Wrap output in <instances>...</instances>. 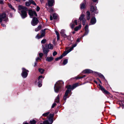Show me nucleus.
I'll return each mask as SVG.
<instances>
[{"mask_svg":"<svg viewBox=\"0 0 124 124\" xmlns=\"http://www.w3.org/2000/svg\"><path fill=\"white\" fill-rule=\"evenodd\" d=\"M18 12L20 14L22 17L24 18L27 16V13L26 11L28 10V9L24 6L19 5L18 6Z\"/></svg>","mask_w":124,"mask_h":124,"instance_id":"obj_1","label":"nucleus"},{"mask_svg":"<svg viewBox=\"0 0 124 124\" xmlns=\"http://www.w3.org/2000/svg\"><path fill=\"white\" fill-rule=\"evenodd\" d=\"M63 83V82L61 81H58L55 85L54 89L56 92H58L60 89L59 85Z\"/></svg>","mask_w":124,"mask_h":124,"instance_id":"obj_2","label":"nucleus"},{"mask_svg":"<svg viewBox=\"0 0 124 124\" xmlns=\"http://www.w3.org/2000/svg\"><path fill=\"white\" fill-rule=\"evenodd\" d=\"M8 19L6 16L5 14H0V22H1L2 21L7 22L8 21Z\"/></svg>","mask_w":124,"mask_h":124,"instance_id":"obj_3","label":"nucleus"},{"mask_svg":"<svg viewBox=\"0 0 124 124\" xmlns=\"http://www.w3.org/2000/svg\"><path fill=\"white\" fill-rule=\"evenodd\" d=\"M22 77L23 78L26 77L28 75V71L24 68H22Z\"/></svg>","mask_w":124,"mask_h":124,"instance_id":"obj_4","label":"nucleus"},{"mask_svg":"<svg viewBox=\"0 0 124 124\" xmlns=\"http://www.w3.org/2000/svg\"><path fill=\"white\" fill-rule=\"evenodd\" d=\"M29 14L31 18H32L33 16H37V14L35 11L31 10L29 11Z\"/></svg>","mask_w":124,"mask_h":124,"instance_id":"obj_5","label":"nucleus"},{"mask_svg":"<svg viewBox=\"0 0 124 124\" xmlns=\"http://www.w3.org/2000/svg\"><path fill=\"white\" fill-rule=\"evenodd\" d=\"M39 22V21L37 18L34 17L33 18L31 22V24L33 26H35Z\"/></svg>","mask_w":124,"mask_h":124,"instance_id":"obj_6","label":"nucleus"},{"mask_svg":"<svg viewBox=\"0 0 124 124\" xmlns=\"http://www.w3.org/2000/svg\"><path fill=\"white\" fill-rule=\"evenodd\" d=\"M46 29H45L43 30H42V32L41 33V35L39 36H38V34L36 36V38H37L38 39H39L41 38L44 37L45 34V30Z\"/></svg>","mask_w":124,"mask_h":124,"instance_id":"obj_7","label":"nucleus"},{"mask_svg":"<svg viewBox=\"0 0 124 124\" xmlns=\"http://www.w3.org/2000/svg\"><path fill=\"white\" fill-rule=\"evenodd\" d=\"M99 86L100 89L103 92L106 94H108L109 93L105 89L100 85H99Z\"/></svg>","mask_w":124,"mask_h":124,"instance_id":"obj_8","label":"nucleus"},{"mask_svg":"<svg viewBox=\"0 0 124 124\" xmlns=\"http://www.w3.org/2000/svg\"><path fill=\"white\" fill-rule=\"evenodd\" d=\"M54 3V0H48V5L50 7H52Z\"/></svg>","mask_w":124,"mask_h":124,"instance_id":"obj_9","label":"nucleus"},{"mask_svg":"<svg viewBox=\"0 0 124 124\" xmlns=\"http://www.w3.org/2000/svg\"><path fill=\"white\" fill-rule=\"evenodd\" d=\"M96 8L95 7L93 6L91 7L90 11L92 12H94L96 13H97V12H96Z\"/></svg>","mask_w":124,"mask_h":124,"instance_id":"obj_10","label":"nucleus"},{"mask_svg":"<svg viewBox=\"0 0 124 124\" xmlns=\"http://www.w3.org/2000/svg\"><path fill=\"white\" fill-rule=\"evenodd\" d=\"M71 51V50L70 49L68 50L67 51L64 52L62 55L59 58L60 59H62L63 56H65L67 54L70 52Z\"/></svg>","mask_w":124,"mask_h":124,"instance_id":"obj_11","label":"nucleus"},{"mask_svg":"<svg viewBox=\"0 0 124 124\" xmlns=\"http://www.w3.org/2000/svg\"><path fill=\"white\" fill-rule=\"evenodd\" d=\"M70 92V91L69 90H67L65 93V95L63 97L65 101L66 100L67 98V96L68 94Z\"/></svg>","mask_w":124,"mask_h":124,"instance_id":"obj_12","label":"nucleus"},{"mask_svg":"<svg viewBox=\"0 0 124 124\" xmlns=\"http://www.w3.org/2000/svg\"><path fill=\"white\" fill-rule=\"evenodd\" d=\"M43 50L44 54H46L49 51L48 49L45 48L44 47H43Z\"/></svg>","mask_w":124,"mask_h":124,"instance_id":"obj_13","label":"nucleus"},{"mask_svg":"<svg viewBox=\"0 0 124 124\" xmlns=\"http://www.w3.org/2000/svg\"><path fill=\"white\" fill-rule=\"evenodd\" d=\"M61 33L62 36L65 38H66L67 37V35L64 33V30H62L61 31Z\"/></svg>","mask_w":124,"mask_h":124,"instance_id":"obj_14","label":"nucleus"},{"mask_svg":"<svg viewBox=\"0 0 124 124\" xmlns=\"http://www.w3.org/2000/svg\"><path fill=\"white\" fill-rule=\"evenodd\" d=\"M47 46H48V48L51 49H53V45L51 44H49L48 45L46 44L45 45L46 47Z\"/></svg>","mask_w":124,"mask_h":124,"instance_id":"obj_15","label":"nucleus"},{"mask_svg":"<svg viewBox=\"0 0 124 124\" xmlns=\"http://www.w3.org/2000/svg\"><path fill=\"white\" fill-rule=\"evenodd\" d=\"M96 20L95 18H93L91 20V22L92 24H94L96 22Z\"/></svg>","mask_w":124,"mask_h":124,"instance_id":"obj_16","label":"nucleus"},{"mask_svg":"<svg viewBox=\"0 0 124 124\" xmlns=\"http://www.w3.org/2000/svg\"><path fill=\"white\" fill-rule=\"evenodd\" d=\"M85 3H82L80 5V8L81 9H83L85 7Z\"/></svg>","mask_w":124,"mask_h":124,"instance_id":"obj_17","label":"nucleus"},{"mask_svg":"<svg viewBox=\"0 0 124 124\" xmlns=\"http://www.w3.org/2000/svg\"><path fill=\"white\" fill-rule=\"evenodd\" d=\"M84 72L86 73H90L92 72V71L89 69H86L84 70Z\"/></svg>","mask_w":124,"mask_h":124,"instance_id":"obj_18","label":"nucleus"},{"mask_svg":"<svg viewBox=\"0 0 124 124\" xmlns=\"http://www.w3.org/2000/svg\"><path fill=\"white\" fill-rule=\"evenodd\" d=\"M81 27V25H79L78 26L76 27L74 29V30L75 31H77L78 30L80 29Z\"/></svg>","mask_w":124,"mask_h":124,"instance_id":"obj_19","label":"nucleus"},{"mask_svg":"<svg viewBox=\"0 0 124 124\" xmlns=\"http://www.w3.org/2000/svg\"><path fill=\"white\" fill-rule=\"evenodd\" d=\"M47 10L50 13H52L54 12V10L53 8H50V9H48L47 7H46Z\"/></svg>","mask_w":124,"mask_h":124,"instance_id":"obj_20","label":"nucleus"},{"mask_svg":"<svg viewBox=\"0 0 124 124\" xmlns=\"http://www.w3.org/2000/svg\"><path fill=\"white\" fill-rule=\"evenodd\" d=\"M8 5L9 7L10 8H11L12 10H14V11H16V9L13 7L12 6V5H11V4H10L9 3H8Z\"/></svg>","mask_w":124,"mask_h":124,"instance_id":"obj_21","label":"nucleus"},{"mask_svg":"<svg viewBox=\"0 0 124 124\" xmlns=\"http://www.w3.org/2000/svg\"><path fill=\"white\" fill-rule=\"evenodd\" d=\"M85 15L84 14H82L80 17L79 18V20L80 21L83 20V19H85L84 17Z\"/></svg>","mask_w":124,"mask_h":124,"instance_id":"obj_22","label":"nucleus"},{"mask_svg":"<svg viewBox=\"0 0 124 124\" xmlns=\"http://www.w3.org/2000/svg\"><path fill=\"white\" fill-rule=\"evenodd\" d=\"M78 83H76L75 84H74L72 86V89H73L76 87L77 86H78Z\"/></svg>","mask_w":124,"mask_h":124,"instance_id":"obj_23","label":"nucleus"},{"mask_svg":"<svg viewBox=\"0 0 124 124\" xmlns=\"http://www.w3.org/2000/svg\"><path fill=\"white\" fill-rule=\"evenodd\" d=\"M39 71L41 74H42L43 73L44 70L43 69L40 68L39 69Z\"/></svg>","mask_w":124,"mask_h":124,"instance_id":"obj_24","label":"nucleus"},{"mask_svg":"<svg viewBox=\"0 0 124 124\" xmlns=\"http://www.w3.org/2000/svg\"><path fill=\"white\" fill-rule=\"evenodd\" d=\"M86 13L87 14V19L89 20L90 19V12L88 11H87L86 12Z\"/></svg>","mask_w":124,"mask_h":124,"instance_id":"obj_25","label":"nucleus"},{"mask_svg":"<svg viewBox=\"0 0 124 124\" xmlns=\"http://www.w3.org/2000/svg\"><path fill=\"white\" fill-rule=\"evenodd\" d=\"M53 59V58L52 57H47L46 59V60L48 61H51Z\"/></svg>","mask_w":124,"mask_h":124,"instance_id":"obj_26","label":"nucleus"},{"mask_svg":"<svg viewBox=\"0 0 124 124\" xmlns=\"http://www.w3.org/2000/svg\"><path fill=\"white\" fill-rule=\"evenodd\" d=\"M88 25H86V26H85V30L86 31L85 33V34H87L88 33Z\"/></svg>","mask_w":124,"mask_h":124,"instance_id":"obj_27","label":"nucleus"},{"mask_svg":"<svg viewBox=\"0 0 124 124\" xmlns=\"http://www.w3.org/2000/svg\"><path fill=\"white\" fill-rule=\"evenodd\" d=\"M31 4V2L30 1H26L25 3V5L26 6H29Z\"/></svg>","mask_w":124,"mask_h":124,"instance_id":"obj_28","label":"nucleus"},{"mask_svg":"<svg viewBox=\"0 0 124 124\" xmlns=\"http://www.w3.org/2000/svg\"><path fill=\"white\" fill-rule=\"evenodd\" d=\"M54 116V115L53 114H50L49 116V120H50V119H52V118Z\"/></svg>","mask_w":124,"mask_h":124,"instance_id":"obj_29","label":"nucleus"},{"mask_svg":"<svg viewBox=\"0 0 124 124\" xmlns=\"http://www.w3.org/2000/svg\"><path fill=\"white\" fill-rule=\"evenodd\" d=\"M42 80H39L38 83V86L39 87H41L42 85L41 84L42 83Z\"/></svg>","mask_w":124,"mask_h":124,"instance_id":"obj_30","label":"nucleus"},{"mask_svg":"<svg viewBox=\"0 0 124 124\" xmlns=\"http://www.w3.org/2000/svg\"><path fill=\"white\" fill-rule=\"evenodd\" d=\"M41 28V26L40 25L37 28L35 29V31H39Z\"/></svg>","mask_w":124,"mask_h":124,"instance_id":"obj_31","label":"nucleus"},{"mask_svg":"<svg viewBox=\"0 0 124 124\" xmlns=\"http://www.w3.org/2000/svg\"><path fill=\"white\" fill-rule=\"evenodd\" d=\"M120 105H121L123 108H124V101H122L120 102Z\"/></svg>","mask_w":124,"mask_h":124,"instance_id":"obj_32","label":"nucleus"},{"mask_svg":"<svg viewBox=\"0 0 124 124\" xmlns=\"http://www.w3.org/2000/svg\"><path fill=\"white\" fill-rule=\"evenodd\" d=\"M53 122V121H52L51 122V123L50 124H49L47 120H46L45 121H44L43 122V124H51Z\"/></svg>","mask_w":124,"mask_h":124,"instance_id":"obj_33","label":"nucleus"},{"mask_svg":"<svg viewBox=\"0 0 124 124\" xmlns=\"http://www.w3.org/2000/svg\"><path fill=\"white\" fill-rule=\"evenodd\" d=\"M36 123V121L34 120H33L30 121V123L31 124H35Z\"/></svg>","mask_w":124,"mask_h":124,"instance_id":"obj_34","label":"nucleus"},{"mask_svg":"<svg viewBox=\"0 0 124 124\" xmlns=\"http://www.w3.org/2000/svg\"><path fill=\"white\" fill-rule=\"evenodd\" d=\"M59 95L57 96V98L55 100V102H58L59 101Z\"/></svg>","mask_w":124,"mask_h":124,"instance_id":"obj_35","label":"nucleus"},{"mask_svg":"<svg viewBox=\"0 0 124 124\" xmlns=\"http://www.w3.org/2000/svg\"><path fill=\"white\" fill-rule=\"evenodd\" d=\"M68 62V60L67 59L64 60L63 62V63L64 65L66 64Z\"/></svg>","mask_w":124,"mask_h":124,"instance_id":"obj_36","label":"nucleus"},{"mask_svg":"<svg viewBox=\"0 0 124 124\" xmlns=\"http://www.w3.org/2000/svg\"><path fill=\"white\" fill-rule=\"evenodd\" d=\"M49 112H48L43 114L42 115V116H46L48 115L49 114Z\"/></svg>","mask_w":124,"mask_h":124,"instance_id":"obj_37","label":"nucleus"},{"mask_svg":"<svg viewBox=\"0 0 124 124\" xmlns=\"http://www.w3.org/2000/svg\"><path fill=\"white\" fill-rule=\"evenodd\" d=\"M72 86H71L70 85H68L66 87L67 88L68 90H69V89H71Z\"/></svg>","mask_w":124,"mask_h":124,"instance_id":"obj_38","label":"nucleus"},{"mask_svg":"<svg viewBox=\"0 0 124 124\" xmlns=\"http://www.w3.org/2000/svg\"><path fill=\"white\" fill-rule=\"evenodd\" d=\"M82 77H79V76H77L76 77H75L74 78V79H80L81 78H82Z\"/></svg>","mask_w":124,"mask_h":124,"instance_id":"obj_39","label":"nucleus"},{"mask_svg":"<svg viewBox=\"0 0 124 124\" xmlns=\"http://www.w3.org/2000/svg\"><path fill=\"white\" fill-rule=\"evenodd\" d=\"M53 17L54 19H55L56 18L57 16L56 14H54L53 15Z\"/></svg>","mask_w":124,"mask_h":124,"instance_id":"obj_40","label":"nucleus"},{"mask_svg":"<svg viewBox=\"0 0 124 124\" xmlns=\"http://www.w3.org/2000/svg\"><path fill=\"white\" fill-rule=\"evenodd\" d=\"M75 25L73 23H71L70 26L71 28L72 29L75 26Z\"/></svg>","mask_w":124,"mask_h":124,"instance_id":"obj_41","label":"nucleus"},{"mask_svg":"<svg viewBox=\"0 0 124 124\" xmlns=\"http://www.w3.org/2000/svg\"><path fill=\"white\" fill-rule=\"evenodd\" d=\"M46 41V39H44L42 40L41 41V43L43 44L45 43Z\"/></svg>","mask_w":124,"mask_h":124,"instance_id":"obj_42","label":"nucleus"},{"mask_svg":"<svg viewBox=\"0 0 124 124\" xmlns=\"http://www.w3.org/2000/svg\"><path fill=\"white\" fill-rule=\"evenodd\" d=\"M4 4L3 0H0V4L3 5Z\"/></svg>","mask_w":124,"mask_h":124,"instance_id":"obj_43","label":"nucleus"},{"mask_svg":"<svg viewBox=\"0 0 124 124\" xmlns=\"http://www.w3.org/2000/svg\"><path fill=\"white\" fill-rule=\"evenodd\" d=\"M42 78L43 79L44 78V77H43L41 75L38 78V80H40L41 79H40V78Z\"/></svg>","mask_w":124,"mask_h":124,"instance_id":"obj_44","label":"nucleus"},{"mask_svg":"<svg viewBox=\"0 0 124 124\" xmlns=\"http://www.w3.org/2000/svg\"><path fill=\"white\" fill-rule=\"evenodd\" d=\"M83 24V25H85V19H83L82 20Z\"/></svg>","mask_w":124,"mask_h":124,"instance_id":"obj_45","label":"nucleus"},{"mask_svg":"<svg viewBox=\"0 0 124 124\" xmlns=\"http://www.w3.org/2000/svg\"><path fill=\"white\" fill-rule=\"evenodd\" d=\"M77 46V44H75L73 45L72 47L71 48H70V50H72L73 48L74 47H75Z\"/></svg>","mask_w":124,"mask_h":124,"instance_id":"obj_46","label":"nucleus"},{"mask_svg":"<svg viewBox=\"0 0 124 124\" xmlns=\"http://www.w3.org/2000/svg\"><path fill=\"white\" fill-rule=\"evenodd\" d=\"M100 77L103 79H105L104 76L101 74L100 75Z\"/></svg>","mask_w":124,"mask_h":124,"instance_id":"obj_47","label":"nucleus"},{"mask_svg":"<svg viewBox=\"0 0 124 124\" xmlns=\"http://www.w3.org/2000/svg\"><path fill=\"white\" fill-rule=\"evenodd\" d=\"M57 53L56 51H54L53 53V55L54 56L57 54Z\"/></svg>","mask_w":124,"mask_h":124,"instance_id":"obj_48","label":"nucleus"},{"mask_svg":"<svg viewBox=\"0 0 124 124\" xmlns=\"http://www.w3.org/2000/svg\"><path fill=\"white\" fill-rule=\"evenodd\" d=\"M43 55V54L42 53H40L39 54V56L40 57H41Z\"/></svg>","mask_w":124,"mask_h":124,"instance_id":"obj_49","label":"nucleus"},{"mask_svg":"<svg viewBox=\"0 0 124 124\" xmlns=\"http://www.w3.org/2000/svg\"><path fill=\"white\" fill-rule=\"evenodd\" d=\"M30 1L31 2V3L33 5H36V4L34 1Z\"/></svg>","mask_w":124,"mask_h":124,"instance_id":"obj_50","label":"nucleus"},{"mask_svg":"<svg viewBox=\"0 0 124 124\" xmlns=\"http://www.w3.org/2000/svg\"><path fill=\"white\" fill-rule=\"evenodd\" d=\"M39 9H40V8H39V7L38 6H37V8H36L37 11H38L39 10Z\"/></svg>","mask_w":124,"mask_h":124,"instance_id":"obj_51","label":"nucleus"},{"mask_svg":"<svg viewBox=\"0 0 124 124\" xmlns=\"http://www.w3.org/2000/svg\"><path fill=\"white\" fill-rule=\"evenodd\" d=\"M56 105V103H54L53 104V105L52 106V108H54V106Z\"/></svg>","mask_w":124,"mask_h":124,"instance_id":"obj_52","label":"nucleus"},{"mask_svg":"<svg viewBox=\"0 0 124 124\" xmlns=\"http://www.w3.org/2000/svg\"><path fill=\"white\" fill-rule=\"evenodd\" d=\"M74 23L76 25H77V20H75L74 21Z\"/></svg>","mask_w":124,"mask_h":124,"instance_id":"obj_53","label":"nucleus"},{"mask_svg":"<svg viewBox=\"0 0 124 124\" xmlns=\"http://www.w3.org/2000/svg\"><path fill=\"white\" fill-rule=\"evenodd\" d=\"M55 32L57 36L59 35V33L57 31H56Z\"/></svg>","mask_w":124,"mask_h":124,"instance_id":"obj_54","label":"nucleus"},{"mask_svg":"<svg viewBox=\"0 0 124 124\" xmlns=\"http://www.w3.org/2000/svg\"><path fill=\"white\" fill-rule=\"evenodd\" d=\"M1 25L2 26H3V27H6L5 25V24H3L1 23Z\"/></svg>","mask_w":124,"mask_h":124,"instance_id":"obj_55","label":"nucleus"},{"mask_svg":"<svg viewBox=\"0 0 124 124\" xmlns=\"http://www.w3.org/2000/svg\"><path fill=\"white\" fill-rule=\"evenodd\" d=\"M41 60V59L39 57H38V58H37L36 59V61H37L38 60Z\"/></svg>","mask_w":124,"mask_h":124,"instance_id":"obj_56","label":"nucleus"},{"mask_svg":"<svg viewBox=\"0 0 124 124\" xmlns=\"http://www.w3.org/2000/svg\"><path fill=\"white\" fill-rule=\"evenodd\" d=\"M60 57H59L58 58H56V61H57L59 59H60L59 58Z\"/></svg>","mask_w":124,"mask_h":124,"instance_id":"obj_57","label":"nucleus"},{"mask_svg":"<svg viewBox=\"0 0 124 124\" xmlns=\"http://www.w3.org/2000/svg\"><path fill=\"white\" fill-rule=\"evenodd\" d=\"M57 39L59 40V35L57 36Z\"/></svg>","mask_w":124,"mask_h":124,"instance_id":"obj_58","label":"nucleus"},{"mask_svg":"<svg viewBox=\"0 0 124 124\" xmlns=\"http://www.w3.org/2000/svg\"><path fill=\"white\" fill-rule=\"evenodd\" d=\"M50 19L51 20H52L53 19V18L51 16L50 17Z\"/></svg>","mask_w":124,"mask_h":124,"instance_id":"obj_59","label":"nucleus"},{"mask_svg":"<svg viewBox=\"0 0 124 124\" xmlns=\"http://www.w3.org/2000/svg\"><path fill=\"white\" fill-rule=\"evenodd\" d=\"M80 41V39H78L77 40V41L78 42H79Z\"/></svg>","mask_w":124,"mask_h":124,"instance_id":"obj_60","label":"nucleus"},{"mask_svg":"<svg viewBox=\"0 0 124 124\" xmlns=\"http://www.w3.org/2000/svg\"><path fill=\"white\" fill-rule=\"evenodd\" d=\"M97 0H93L94 2H96Z\"/></svg>","mask_w":124,"mask_h":124,"instance_id":"obj_61","label":"nucleus"},{"mask_svg":"<svg viewBox=\"0 0 124 124\" xmlns=\"http://www.w3.org/2000/svg\"><path fill=\"white\" fill-rule=\"evenodd\" d=\"M37 64V63L35 62V65H34V66H35H35Z\"/></svg>","mask_w":124,"mask_h":124,"instance_id":"obj_62","label":"nucleus"},{"mask_svg":"<svg viewBox=\"0 0 124 124\" xmlns=\"http://www.w3.org/2000/svg\"><path fill=\"white\" fill-rule=\"evenodd\" d=\"M94 82L96 84L97 83V82L96 81H95V80L94 81Z\"/></svg>","mask_w":124,"mask_h":124,"instance_id":"obj_63","label":"nucleus"},{"mask_svg":"<svg viewBox=\"0 0 124 124\" xmlns=\"http://www.w3.org/2000/svg\"><path fill=\"white\" fill-rule=\"evenodd\" d=\"M75 31H73V32H72V33H73V34H75Z\"/></svg>","mask_w":124,"mask_h":124,"instance_id":"obj_64","label":"nucleus"}]
</instances>
